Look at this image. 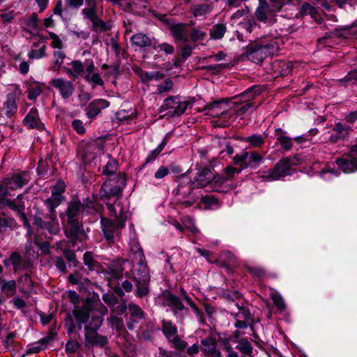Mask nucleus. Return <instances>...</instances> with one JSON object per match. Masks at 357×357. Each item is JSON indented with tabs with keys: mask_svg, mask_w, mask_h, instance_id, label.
Segmentation results:
<instances>
[{
	"mask_svg": "<svg viewBox=\"0 0 357 357\" xmlns=\"http://www.w3.org/2000/svg\"><path fill=\"white\" fill-rule=\"evenodd\" d=\"M96 213L93 199L86 198L83 202L78 199H72L68 203L66 211L59 214L63 223L67 226L65 229L66 236L71 240L73 247H75L77 241H81L79 236L84 233L81 216Z\"/></svg>",
	"mask_w": 357,
	"mask_h": 357,
	"instance_id": "nucleus-1",
	"label": "nucleus"
},
{
	"mask_svg": "<svg viewBox=\"0 0 357 357\" xmlns=\"http://www.w3.org/2000/svg\"><path fill=\"white\" fill-rule=\"evenodd\" d=\"M111 215L116 220H112L107 218H101V229L105 239L109 243L114 241L115 236L119 234V231L125 227L127 220V211H124L121 202L106 204Z\"/></svg>",
	"mask_w": 357,
	"mask_h": 357,
	"instance_id": "nucleus-2",
	"label": "nucleus"
},
{
	"mask_svg": "<svg viewBox=\"0 0 357 357\" xmlns=\"http://www.w3.org/2000/svg\"><path fill=\"white\" fill-rule=\"evenodd\" d=\"M132 264L128 262L131 266L129 271L125 273L126 278L132 279L136 282L135 296L138 298H143L149 295L150 292V274L149 268L147 265L146 259L142 261H135Z\"/></svg>",
	"mask_w": 357,
	"mask_h": 357,
	"instance_id": "nucleus-3",
	"label": "nucleus"
},
{
	"mask_svg": "<svg viewBox=\"0 0 357 357\" xmlns=\"http://www.w3.org/2000/svg\"><path fill=\"white\" fill-rule=\"evenodd\" d=\"M127 179L124 173L119 172V176L105 178L101 186L100 195L102 200L116 198L114 202H120L123 192L126 185Z\"/></svg>",
	"mask_w": 357,
	"mask_h": 357,
	"instance_id": "nucleus-4",
	"label": "nucleus"
},
{
	"mask_svg": "<svg viewBox=\"0 0 357 357\" xmlns=\"http://www.w3.org/2000/svg\"><path fill=\"white\" fill-rule=\"evenodd\" d=\"M278 50V44L275 41L253 43L246 47L245 55L248 60L259 64Z\"/></svg>",
	"mask_w": 357,
	"mask_h": 357,
	"instance_id": "nucleus-5",
	"label": "nucleus"
},
{
	"mask_svg": "<svg viewBox=\"0 0 357 357\" xmlns=\"http://www.w3.org/2000/svg\"><path fill=\"white\" fill-rule=\"evenodd\" d=\"M195 182H192L189 177L181 176L176 189V202L185 208L193 205L199 198V195L195 191Z\"/></svg>",
	"mask_w": 357,
	"mask_h": 357,
	"instance_id": "nucleus-6",
	"label": "nucleus"
},
{
	"mask_svg": "<svg viewBox=\"0 0 357 357\" xmlns=\"http://www.w3.org/2000/svg\"><path fill=\"white\" fill-rule=\"evenodd\" d=\"M262 86L260 85H253L245 91L241 93L239 96L234 97V99H239V101L244 105L237 110L238 115H246L252 114L257 106L251 100L254 99L257 96L263 92Z\"/></svg>",
	"mask_w": 357,
	"mask_h": 357,
	"instance_id": "nucleus-7",
	"label": "nucleus"
},
{
	"mask_svg": "<svg viewBox=\"0 0 357 357\" xmlns=\"http://www.w3.org/2000/svg\"><path fill=\"white\" fill-rule=\"evenodd\" d=\"M163 305L170 307L174 316L178 315L182 311H188V308L185 307L182 302V299L186 303L190 301L192 298L189 296L187 291L183 289H180V296L172 294L169 291H166L162 295Z\"/></svg>",
	"mask_w": 357,
	"mask_h": 357,
	"instance_id": "nucleus-8",
	"label": "nucleus"
},
{
	"mask_svg": "<svg viewBox=\"0 0 357 357\" xmlns=\"http://www.w3.org/2000/svg\"><path fill=\"white\" fill-rule=\"evenodd\" d=\"M292 165L293 162L291 158H282L273 168L264 172L261 177L264 181L279 180L291 174Z\"/></svg>",
	"mask_w": 357,
	"mask_h": 357,
	"instance_id": "nucleus-9",
	"label": "nucleus"
},
{
	"mask_svg": "<svg viewBox=\"0 0 357 357\" xmlns=\"http://www.w3.org/2000/svg\"><path fill=\"white\" fill-rule=\"evenodd\" d=\"M178 99V96H169L165 98L160 107V112L167 111L164 115L167 118L179 117L183 115L191 102L176 100Z\"/></svg>",
	"mask_w": 357,
	"mask_h": 357,
	"instance_id": "nucleus-10",
	"label": "nucleus"
},
{
	"mask_svg": "<svg viewBox=\"0 0 357 357\" xmlns=\"http://www.w3.org/2000/svg\"><path fill=\"white\" fill-rule=\"evenodd\" d=\"M264 160V156L257 151H247L244 150L241 154H236L233 161L234 165L241 169L251 168L256 169Z\"/></svg>",
	"mask_w": 357,
	"mask_h": 357,
	"instance_id": "nucleus-11",
	"label": "nucleus"
},
{
	"mask_svg": "<svg viewBox=\"0 0 357 357\" xmlns=\"http://www.w3.org/2000/svg\"><path fill=\"white\" fill-rule=\"evenodd\" d=\"M3 263L6 267L13 266L14 273L28 270L33 266L31 260L28 257H24L22 254L17 251L11 252L9 257L5 259Z\"/></svg>",
	"mask_w": 357,
	"mask_h": 357,
	"instance_id": "nucleus-12",
	"label": "nucleus"
},
{
	"mask_svg": "<svg viewBox=\"0 0 357 357\" xmlns=\"http://www.w3.org/2000/svg\"><path fill=\"white\" fill-rule=\"evenodd\" d=\"M267 1V0H259V6L255 10L257 19L264 24H273L275 22V15L278 13Z\"/></svg>",
	"mask_w": 357,
	"mask_h": 357,
	"instance_id": "nucleus-13",
	"label": "nucleus"
},
{
	"mask_svg": "<svg viewBox=\"0 0 357 357\" xmlns=\"http://www.w3.org/2000/svg\"><path fill=\"white\" fill-rule=\"evenodd\" d=\"M50 220H43L41 212H36L33 216V224L40 229H46L50 234L56 235L60 231L59 223L56 215L49 214Z\"/></svg>",
	"mask_w": 357,
	"mask_h": 357,
	"instance_id": "nucleus-14",
	"label": "nucleus"
},
{
	"mask_svg": "<svg viewBox=\"0 0 357 357\" xmlns=\"http://www.w3.org/2000/svg\"><path fill=\"white\" fill-rule=\"evenodd\" d=\"M354 131L352 126L347 125L342 122L335 123L331 129V134L329 137L330 142L333 144L337 143L340 141L349 137L351 133Z\"/></svg>",
	"mask_w": 357,
	"mask_h": 357,
	"instance_id": "nucleus-15",
	"label": "nucleus"
},
{
	"mask_svg": "<svg viewBox=\"0 0 357 357\" xmlns=\"http://www.w3.org/2000/svg\"><path fill=\"white\" fill-rule=\"evenodd\" d=\"M50 84L57 89L61 98L65 100L70 98L75 91V87L73 82L64 78L59 77L52 79Z\"/></svg>",
	"mask_w": 357,
	"mask_h": 357,
	"instance_id": "nucleus-16",
	"label": "nucleus"
},
{
	"mask_svg": "<svg viewBox=\"0 0 357 357\" xmlns=\"http://www.w3.org/2000/svg\"><path fill=\"white\" fill-rule=\"evenodd\" d=\"M229 99L220 98L219 100H213L211 102L206 103L204 107L199 110L201 112H204V115H210L213 117H218L220 114L221 116L227 114L226 110L221 111L222 106L225 104H227Z\"/></svg>",
	"mask_w": 357,
	"mask_h": 357,
	"instance_id": "nucleus-17",
	"label": "nucleus"
},
{
	"mask_svg": "<svg viewBox=\"0 0 357 357\" xmlns=\"http://www.w3.org/2000/svg\"><path fill=\"white\" fill-rule=\"evenodd\" d=\"M335 164L344 174H351L357 171V158L348 153L347 156L337 158Z\"/></svg>",
	"mask_w": 357,
	"mask_h": 357,
	"instance_id": "nucleus-18",
	"label": "nucleus"
},
{
	"mask_svg": "<svg viewBox=\"0 0 357 357\" xmlns=\"http://www.w3.org/2000/svg\"><path fill=\"white\" fill-rule=\"evenodd\" d=\"M128 262H130L129 259L118 258L107 264L102 272L109 275L114 279H119L123 275V265Z\"/></svg>",
	"mask_w": 357,
	"mask_h": 357,
	"instance_id": "nucleus-19",
	"label": "nucleus"
},
{
	"mask_svg": "<svg viewBox=\"0 0 357 357\" xmlns=\"http://www.w3.org/2000/svg\"><path fill=\"white\" fill-rule=\"evenodd\" d=\"M215 177V172L212 167H204L199 169L197 175L194 177L192 182H195L197 188H202L212 182Z\"/></svg>",
	"mask_w": 357,
	"mask_h": 357,
	"instance_id": "nucleus-20",
	"label": "nucleus"
},
{
	"mask_svg": "<svg viewBox=\"0 0 357 357\" xmlns=\"http://www.w3.org/2000/svg\"><path fill=\"white\" fill-rule=\"evenodd\" d=\"M201 350L206 357H222L221 351L217 348V342L214 338L205 337L201 340Z\"/></svg>",
	"mask_w": 357,
	"mask_h": 357,
	"instance_id": "nucleus-21",
	"label": "nucleus"
},
{
	"mask_svg": "<svg viewBox=\"0 0 357 357\" xmlns=\"http://www.w3.org/2000/svg\"><path fill=\"white\" fill-rule=\"evenodd\" d=\"M10 184V179L4 178L0 182V208H4L8 207L10 209L13 207L15 204V201H11L7 198L10 195L9 192V185Z\"/></svg>",
	"mask_w": 357,
	"mask_h": 357,
	"instance_id": "nucleus-22",
	"label": "nucleus"
},
{
	"mask_svg": "<svg viewBox=\"0 0 357 357\" xmlns=\"http://www.w3.org/2000/svg\"><path fill=\"white\" fill-rule=\"evenodd\" d=\"M109 102L107 100L96 99L89 104L85 109L86 115L89 119H93L100 113L102 109L109 107Z\"/></svg>",
	"mask_w": 357,
	"mask_h": 357,
	"instance_id": "nucleus-23",
	"label": "nucleus"
},
{
	"mask_svg": "<svg viewBox=\"0 0 357 357\" xmlns=\"http://www.w3.org/2000/svg\"><path fill=\"white\" fill-rule=\"evenodd\" d=\"M23 123L29 129H38L41 130L44 127V125L40 120L38 112L36 107L31 109L24 119Z\"/></svg>",
	"mask_w": 357,
	"mask_h": 357,
	"instance_id": "nucleus-24",
	"label": "nucleus"
},
{
	"mask_svg": "<svg viewBox=\"0 0 357 357\" xmlns=\"http://www.w3.org/2000/svg\"><path fill=\"white\" fill-rule=\"evenodd\" d=\"M172 136V132H167L162 142L158 144V146L153 151H151L147 157L145 159V162L142 165L141 169H143L146 167V165L151 163L155 160L160 153L162 151L167 142H169L170 137Z\"/></svg>",
	"mask_w": 357,
	"mask_h": 357,
	"instance_id": "nucleus-25",
	"label": "nucleus"
},
{
	"mask_svg": "<svg viewBox=\"0 0 357 357\" xmlns=\"http://www.w3.org/2000/svg\"><path fill=\"white\" fill-rule=\"evenodd\" d=\"M272 69L277 77H284L291 73L292 64L288 61L275 60L272 63Z\"/></svg>",
	"mask_w": 357,
	"mask_h": 357,
	"instance_id": "nucleus-26",
	"label": "nucleus"
},
{
	"mask_svg": "<svg viewBox=\"0 0 357 357\" xmlns=\"http://www.w3.org/2000/svg\"><path fill=\"white\" fill-rule=\"evenodd\" d=\"M134 72L139 75L144 84H148L153 80L159 81L165 77V74L161 71L146 72L140 68H136Z\"/></svg>",
	"mask_w": 357,
	"mask_h": 357,
	"instance_id": "nucleus-27",
	"label": "nucleus"
},
{
	"mask_svg": "<svg viewBox=\"0 0 357 357\" xmlns=\"http://www.w3.org/2000/svg\"><path fill=\"white\" fill-rule=\"evenodd\" d=\"M71 68H63L69 77L74 79H78L84 75V66L80 60H73L70 62Z\"/></svg>",
	"mask_w": 357,
	"mask_h": 357,
	"instance_id": "nucleus-28",
	"label": "nucleus"
},
{
	"mask_svg": "<svg viewBox=\"0 0 357 357\" xmlns=\"http://www.w3.org/2000/svg\"><path fill=\"white\" fill-rule=\"evenodd\" d=\"M18 283L21 285L20 291L26 297H29L33 292V282L29 274L24 273L18 278Z\"/></svg>",
	"mask_w": 357,
	"mask_h": 357,
	"instance_id": "nucleus-29",
	"label": "nucleus"
},
{
	"mask_svg": "<svg viewBox=\"0 0 357 357\" xmlns=\"http://www.w3.org/2000/svg\"><path fill=\"white\" fill-rule=\"evenodd\" d=\"M187 24L184 23H173L169 26L172 36L175 41H187L185 36V28Z\"/></svg>",
	"mask_w": 357,
	"mask_h": 357,
	"instance_id": "nucleus-30",
	"label": "nucleus"
},
{
	"mask_svg": "<svg viewBox=\"0 0 357 357\" xmlns=\"http://www.w3.org/2000/svg\"><path fill=\"white\" fill-rule=\"evenodd\" d=\"M0 290L8 298L15 296L17 291L16 281L15 280H7L5 278H1Z\"/></svg>",
	"mask_w": 357,
	"mask_h": 357,
	"instance_id": "nucleus-31",
	"label": "nucleus"
},
{
	"mask_svg": "<svg viewBox=\"0 0 357 357\" xmlns=\"http://www.w3.org/2000/svg\"><path fill=\"white\" fill-rule=\"evenodd\" d=\"M130 257L132 264L135 263V261H142L145 259V256L142 247L139 243L136 241H132L130 242Z\"/></svg>",
	"mask_w": 357,
	"mask_h": 357,
	"instance_id": "nucleus-32",
	"label": "nucleus"
},
{
	"mask_svg": "<svg viewBox=\"0 0 357 357\" xmlns=\"http://www.w3.org/2000/svg\"><path fill=\"white\" fill-rule=\"evenodd\" d=\"M130 41L133 45L139 48L149 47L152 45V40L147 35L142 33L134 34L130 38Z\"/></svg>",
	"mask_w": 357,
	"mask_h": 357,
	"instance_id": "nucleus-33",
	"label": "nucleus"
},
{
	"mask_svg": "<svg viewBox=\"0 0 357 357\" xmlns=\"http://www.w3.org/2000/svg\"><path fill=\"white\" fill-rule=\"evenodd\" d=\"M6 108V115L8 118L13 117L17 111V105L16 102V96L13 93L7 95L6 101L4 102Z\"/></svg>",
	"mask_w": 357,
	"mask_h": 357,
	"instance_id": "nucleus-34",
	"label": "nucleus"
},
{
	"mask_svg": "<svg viewBox=\"0 0 357 357\" xmlns=\"http://www.w3.org/2000/svg\"><path fill=\"white\" fill-rule=\"evenodd\" d=\"M161 331L167 340L178 334L177 326L170 320H162Z\"/></svg>",
	"mask_w": 357,
	"mask_h": 357,
	"instance_id": "nucleus-35",
	"label": "nucleus"
},
{
	"mask_svg": "<svg viewBox=\"0 0 357 357\" xmlns=\"http://www.w3.org/2000/svg\"><path fill=\"white\" fill-rule=\"evenodd\" d=\"M235 349L243 355L252 356L253 347L247 337H241V340H237Z\"/></svg>",
	"mask_w": 357,
	"mask_h": 357,
	"instance_id": "nucleus-36",
	"label": "nucleus"
},
{
	"mask_svg": "<svg viewBox=\"0 0 357 357\" xmlns=\"http://www.w3.org/2000/svg\"><path fill=\"white\" fill-rule=\"evenodd\" d=\"M87 1L89 7L82 10V15L84 18L92 22L99 17L97 13V3L96 0H87Z\"/></svg>",
	"mask_w": 357,
	"mask_h": 357,
	"instance_id": "nucleus-37",
	"label": "nucleus"
},
{
	"mask_svg": "<svg viewBox=\"0 0 357 357\" xmlns=\"http://www.w3.org/2000/svg\"><path fill=\"white\" fill-rule=\"evenodd\" d=\"M227 31L226 24L224 23H217L209 29L211 39L221 40Z\"/></svg>",
	"mask_w": 357,
	"mask_h": 357,
	"instance_id": "nucleus-38",
	"label": "nucleus"
},
{
	"mask_svg": "<svg viewBox=\"0 0 357 357\" xmlns=\"http://www.w3.org/2000/svg\"><path fill=\"white\" fill-rule=\"evenodd\" d=\"M90 307L84 305L81 307H77L73 313L77 322L87 323L90 317Z\"/></svg>",
	"mask_w": 357,
	"mask_h": 357,
	"instance_id": "nucleus-39",
	"label": "nucleus"
},
{
	"mask_svg": "<svg viewBox=\"0 0 357 357\" xmlns=\"http://www.w3.org/2000/svg\"><path fill=\"white\" fill-rule=\"evenodd\" d=\"M65 200V199L51 195L44 201V204L47 207L49 214L54 216L56 215V208Z\"/></svg>",
	"mask_w": 357,
	"mask_h": 357,
	"instance_id": "nucleus-40",
	"label": "nucleus"
},
{
	"mask_svg": "<svg viewBox=\"0 0 357 357\" xmlns=\"http://www.w3.org/2000/svg\"><path fill=\"white\" fill-rule=\"evenodd\" d=\"M245 267L252 276L259 280H262L267 276V272L263 266L246 264Z\"/></svg>",
	"mask_w": 357,
	"mask_h": 357,
	"instance_id": "nucleus-41",
	"label": "nucleus"
},
{
	"mask_svg": "<svg viewBox=\"0 0 357 357\" xmlns=\"http://www.w3.org/2000/svg\"><path fill=\"white\" fill-rule=\"evenodd\" d=\"M52 340V337L51 335H47L41 338L38 342L35 343L34 345H33L27 350V353L36 354L45 349Z\"/></svg>",
	"mask_w": 357,
	"mask_h": 357,
	"instance_id": "nucleus-42",
	"label": "nucleus"
},
{
	"mask_svg": "<svg viewBox=\"0 0 357 357\" xmlns=\"http://www.w3.org/2000/svg\"><path fill=\"white\" fill-rule=\"evenodd\" d=\"M201 204H204V208L206 210H215L220 207V202L214 196L205 195L201 198Z\"/></svg>",
	"mask_w": 357,
	"mask_h": 357,
	"instance_id": "nucleus-43",
	"label": "nucleus"
},
{
	"mask_svg": "<svg viewBox=\"0 0 357 357\" xmlns=\"http://www.w3.org/2000/svg\"><path fill=\"white\" fill-rule=\"evenodd\" d=\"M117 160L112 159L107 162L105 167H103L102 174L105 176V178L116 176L119 174V172L117 173Z\"/></svg>",
	"mask_w": 357,
	"mask_h": 357,
	"instance_id": "nucleus-44",
	"label": "nucleus"
},
{
	"mask_svg": "<svg viewBox=\"0 0 357 357\" xmlns=\"http://www.w3.org/2000/svg\"><path fill=\"white\" fill-rule=\"evenodd\" d=\"M7 178L10 179L9 188L11 190L22 188L28 183V180L23 176L22 174H15L12 177Z\"/></svg>",
	"mask_w": 357,
	"mask_h": 357,
	"instance_id": "nucleus-45",
	"label": "nucleus"
},
{
	"mask_svg": "<svg viewBox=\"0 0 357 357\" xmlns=\"http://www.w3.org/2000/svg\"><path fill=\"white\" fill-rule=\"evenodd\" d=\"M84 264L91 271H98L100 269V264L93 258L92 252H86L83 256Z\"/></svg>",
	"mask_w": 357,
	"mask_h": 357,
	"instance_id": "nucleus-46",
	"label": "nucleus"
},
{
	"mask_svg": "<svg viewBox=\"0 0 357 357\" xmlns=\"http://www.w3.org/2000/svg\"><path fill=\"white\" fill-rule=\"evenodd\" d=\"M12 211H16L20 217V218L22 220L23 225L25 227H26L29 231H31V225L29 221L26 217V215L24 212L25 210V204L24 202L18 203V204H15L11 208Z\"/></svg>",
	"mask_w": 357,
	"mask_h": 357,
	"instance_id": "nucleus-47",
	"label": "nucleus"
},
{
	"mask_svg": "<svg viewBox=\"0 0 357 357\" xmlns=\"http://www.w3.org/2000/svg\"><path fill=\"white\" fill-rule=\"evenodd\" d=\"M53 56L54 58V65L50 68V70L54 72L59 71L61 68L64 59L66 58V54L61 50H54Z\"/></svg>",
	"mask_w": 357,
	"mask_h": 357,
	"instance_id": "nucleus-48",
	"label": "nucleus"
},
{
	"mask_svg": "<svg viewBox=\"0 0 357 357\" xmlns=\"http://www.w3.org/2000/svg\"><path fill=\"white\" fill-rule=\"evenodd\" d=\"M299 14L301 16L309 15L313 19H317L319 15L317 9L315 7L310 5L309 3H304L300 7Z\"/></svg>",
	"mask_w": 357,
	"mask_h": 357,
	"instance_id": "nucleus-49",
	"label": "nucleus"
},
{
	"mask_svg": "<svg viewBox=\"0 0 357 357\" xmlns=\"http://www.w3.org/2000/svg\"><path fill=\"white\" fill-rule=\"evenodd\" d=\"M238 25L241 29L246 31L248 33H251L253 31V28L256 26V22L255 17L252 15H250L246 16Z\"/></svg>",
	"mask_w": 357,
	"mask_h": 357,
	"instance_id": "nucleus-50",
	"label": "nucleus"
},
{
	"mask_svg": "<svg viewBox=\"0 0 357 357\" xmlns=\"http://www.w3.org/2000/svg\"><path fill=\"white\" fill-rule=\"evenodd\" d=\"M191 10L195 17H203L211 11V7L207 3H202L195 6Z\"/></svg>",
	"mask_w": 357,
	"mask_h": 357,
	"instance_id": "nucleus-51",
	"label": "nucleus"
},
{
	"mask_svg": "<svg viewBox=\"0 0 357 357\" xmlns=\"http://www.w3.org/2000/svg\"><path fill=\"white\" fill-rule=\"evenodd\" d=\"M167 341L172 344V347L174 349L180 351H183L188 345L187 342L182 340L178 334H176V336L171 337Z\"/></svg>",
	"mask_w": 357,
	"mask_h": 357,
	"instance_id": "nucleus-52",
	"label": "nucleus"
},
{
	"mask_svg": "<svg viewBox=\"0 0 357 357\" xmlns=\"http://www.w3.org/2000/svg\"><path fill=\"white\" fill-rule=\"evenodd\" d=\"M218 342L222 347L223 350L227 352L233 349L231 344V342L233 343L232 337H229L226 333L218 334Z\"/></svg>",
	"mask_w": 357,
	"mask_h": 357,
	"instance_id": "nucleus-53",
	"label": "nucleus"
},
{
	"mask_svg": "<svg viewBox=\"0 0 357 357\" xmlns=\"http://www.w3.org/2000/svg\"><path fill=\"white\" fill-rule=\"evenodd\" d=\"M65 190L66 185L64 182L62 181H58L56 184L51 188V195L66 199V197L63 195Z\"/></svg>",
	"mask_w": 357,
	"mask_h": 357,
	"instance_id": "nucleus-54",
	"label": "nucleus"
},
{
	"mask_svg": "<svg viewBox=\"0 0 357 357\" xmlns=\"http://www.w3.org/2000/svg\"><path fill=\"white\" fill-rule=\"evenodd\" d=\"M17 227V223L13 218H0V229L5 231L8 228L13 230Z\"/></svg>",
	"mask_w": 357,
	"mask_h": 357,
	"instance_id": "nucleus-55",
	"label": "nucleus"
},
{
	"mask_svg": "<svg viewBox=\"0 0 357 357\" xmlns=\"http://www.w3.org/2000/svg\"><path fill=\"white\" fill-rule=\"evenodd\" d=\"M92 30L94 31L102 32L109 31L111 29V26L105 22L99 17L95 20L91 22Z\"/></svg>",
	"mask_w": 357,
	"mask_h": 357,
	"instance_id": "nucleus-56",
	"label": "nucleus"
},
{
	"mask_svg": "<svg viewBox=\"0 0 357 357\" xmlns=\"http://www.w3.org/2000/svg\"><path fill=\"white\" fill-rule=\"evenodd\" d=\"M63 255L64 258L67 260L69 266H73L77 267L79 264V261L77 259L75 252L70 248H65L63 250Z\"/></svg>",
	"mask_w": 357,
	"mask_h": 357,
	"instance_id": "nucleus-57",
	"label": "nucleus"
},
{
	"mask_svg": "<svg viewBox=\"0 0 357 357\" xmlns=\"http://www.w3.org/2000/svg\"><path fill=\"white\" fill-rule=\"evenodd\" d=\"M108 343V340L106 336H102L97 333L92 340H90L88 343H86V347H89L91 346L97 345L100 347H105Z\"/></svg>",
	"mask_w": 357,
	"mask_h": 357,
	"instance_id": "nucleus-58",
	"label": "nucleus"
},
{
	"mask_svg": "<svg viewBox=\"0 0 357 357\" xmlns=\"http://www.w3.org/2000/svg\"><path fill=\"white\" fill-rule=\"evenodd\" d=\"M84 79L87 82L91 84L93 88H95L96 86H104V81L101 78L100 75L97 73H94L89 76H84Z\"/></svg>",
	"mask_w": 357,
	"mask_h": 357,
	"instance_id": "nucleus-59",
	"label": "nucleus"
},
{
	"mask_svg": "<svg viewBox=\"0 0 357 357\" xmlns=\"http://www.w3.org/2000/svg\"><path fill=\"white\" fill-rule=\"evenodd\" d=\"M128 311L132 317L139 319L144 318L145 314L142 309L137 304L131 303L128 304Z\"/></svg>",
	"mask_w": 357,
	"mask_h": 357,
	"instance_id": "nucleus-60",
	"label": "nucleus"
},
{
	"mask_svg": "<svg viewBox=\"0 0 357 357\" xmlns=\"http://www.w3.org/2000/svg\"><path fill=\"white\" fill-rule=\"evenodd\" d=\"M235 305L238 309L239 313L241 314L243 319H245L247 321H250V323L253 324L254 319L250 313V310L245 307L243 304H240L238 302H236Z\"/></svg>",
	"mask_w": 357,
	"mask_h": 357,
	"instance_id": "nucleus-61",
	"label": "nucleus"
},
{
	"mask_svg": "<svg viewBox=\"0 0 357 357\" xmlns=\"http://www.w3.org/2000/svg\"><path fill=\"white\" fill-rule=\"evenodd\" d=\"M191 307L192 310L195 312L196 316L198 318V321L200 324H204L206 323V318L204 316V313L197 306L195 303L190 300V301H188L186 303Z\"/></svg>",
	"mask_w": 357,
	"mask_h": 357,
	"instance_id": "nucleus-62",
	"label": "nucleus"
},
{
	"mask_svg": "<svg viewBox=\"0 0 357 357\" xmlns=\"http://www.w3.org/2000/svg\"><path fill=\"white\" fill-rule=\"evenodd\" d=\"M207 33L206 31H202L199 28H192L190 31V39L192 42L203 40L206 37Z\"/></svg>",
	"mask_w": 357,
	"mask_h": 357,
	"instance_id": "nucleus-63",
	"label": "nucleus"
},
{
	"mask_svg": "<svg viewBox=\"0 0 357 357\" xmlns=\"http://www.w3.org/2000/svg\"><path fill=\"white\" fill-rule=\"evenodd\" d=\"M292 139L287 136L277 137V142L280 143L281 149L284 151H289L293 146Z\"/></svg>",
	"mask_w": 357,
	"mask_h": 357,
	"instance_id": "nucleus-64",
	"label": "nucleus"
}]
</instances>
